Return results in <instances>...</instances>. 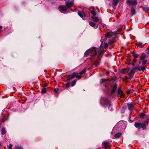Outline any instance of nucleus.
<instances>
[{"mask_svg":"<svg viewBox=\"0 0 149 149\" xmlns=\"http://www.w3.org/2000/svg\"><path fill=\"white\" fill-rule=\"evenodd\" d=\"M141 67L142 66H137L134 67V68L135 69V70H136V69H138L139 70H141Z\"/></svg>","mask_w":149,"mask_h":149,"instance_id":"30","label":"nucleus"},{"mask_svg":"<svg viewBox=\"0 0 149 149\" xmlns=\"http://www.w3.org/2000/svg\"><path fill=\"white\" fill-rule=\"evenodd\" d=\"M105 37H106V38H104V37H102V38H101V41L102 42V43L101 45H100V48H102V43L104 42V39H105V38H110L111 37V35H110V34H109V33H107L106 35H105Z\"/></svg>","mask_w":149,"mask_h":149,"instance_id":"6","label":"nucleus"},{"mask_svg":"<svg viewBox=\"0 0 149 149\" xmlns=\"http://www.w3.org/2000/svg\"><path fill=\"white\" fill-rule=\"evenodd\" d=\"M102 147H104L105 149H108L109 147V144L108 142L104 141L102 143Z\"/></svg>","mask_w":149,"mask_h":149,"instance_id":"7","label":"nucleus"},{"mask_svg":"<svg viewBox=\"0 0 149 149\" xmlns=\"http://www.w3.org/2000/svg\"><path fill=\"white\" fill-rule=\"evenodd\" d=\"M118 4V1L117 0H113V4L115 6H116Z\"/></svg>","mask_w":149,"mask_h":149,"instance_id":"26","label":"nucleus"},{"mask_svg":"<svg viewBox=\"0 0 149 149\" xmlns=\"http://www.w3.org/2000/svg\"><path fill=\"white\" fill-rule=\"evenodd\" d=\"M17 149H22L20 147H19V148H18Z\"/></svg>","mask_w":149,"mask_h":149,"instance_id":"47","label":"nucleus"},{"mask_svg":"<svg viewBox=\"0 0 149 149\" xmlns=\"http://www.w3.org/2000/svg\"><path fill=\"white\" fill-rule=\"evenodd\" d=\"M58 89L57 88H55L54 89V91L55 92V93H57L58 92Z\"/></svg>","mask_w":149,"mask_h":149,"instance_id":"40","label":"nucleus"},{"mask_svg":"<svg viewBox=\"0 0 149 149\" xmlns=\"http://www.w3.org/2000/svg\"><path fill=\"white\" fill-rule=\"evenodd\" d=\"M89 23L90 25L93 27H94L95 28L97 27V25H96V24L93 22L90 21Z\"/></svg>","mask_w":149,"mask_h":149,"instance_id":"12","label":"nucleus"},{"mask_svg":"<svg viewBox=\"0 0 149 149\" xmlns=\"http://www.w3.org/2000/svg\"><path fill=\"white\" fill-rule=\"evenodd\" d=\"M70 85V83H68L66 84V87H68Z\"/></svg>","mask_w":149,"mask_h":149,"instance_id":"39","label":"nucleus"},{"mask_svg":"<svg viewBox=\"0 0 149 149\" xmlns=\"http://www.w3.org/2000/svg\"><path fill=\"white\" fill-rule=\"evenodd\" d=\"M128 79H130V77H128L127 76H125V80H127Z\"/></svg>","mask_w":149,"mask_h":149,"instance_id":"41","label":"nucleus"},{"mask_svg":"<svg viewBox=\"0 0 149 149\" xmlns=\"http://www.w3.org/2000/svg\"><path fill=\"white\" fill-rule=\"evenodd\" d=\"M121 133H118L115 135V137L116 138H118L121 136Z\"/></svg>","mask_w":149,"mask_h":149,"instance_id":"27","label":"nucleus"},{"mask_svg":"<svg viewBox=\"0 0 149 149\" xmlns=\"http://www.w3.org/2000/svg\"><path fill=\"white\" fill-rule=\"evenodd\" d=\"M127 3L129 6L133 7H136L137 4L136 0H127Z\"/></svg>","mask_w":149,"mask_h":149,"instance_id":"1","label":"nucleus"},{"mask_svg":"<svg viewBox=\"0 0 149 149\" xmlns=\"http://www.w3.org/2000/svg\"><path fill=\"white\" fill-rule=\"evenodd\" d=\"M127 72V70L126 69L124 68L120 70V72L123 74H125Z\"/></svg>","mask_w":149,"mask_h":149,"instance_id":"22","label":"nucleus"},{"mask_svg":"<svg viewBox=\"0 0 149 149\" xmlns=\"http://www.w3.org/2000/svg\"><path fill=\"white\" fill-rule=\"evenodd\" d=\"M136 61V60L135 59H134L133 61L132 62L135 63Z\"/></svg>","mask_w":149,"mask_h":149,"instance_id":"43","label":"nucleus"},{"mask_svg":"<svg viewBox=\"0 0 149 149\" xmlns=\"http://www.w3.org/2000/svg\"><path fill=\"white\" fill-rule=\"evenodd\" d=\"M143 10L146 12L149 10V7H145L143 8Z\"/></svg>","mask_w":149,"mask_h":149,"instance_id":"29","label":"nucleus"},{"mask_svg":"<svg viewBox=\"0 0 149 149\" xmlns=\"http://www.w3.org/2000/svg\"><path fill=\"white\" fill-rule=\"evenodd\" d=\"M46 92V88L45 87L43 88L41 90V92L42 93H45Z\"/></svg>","mask_w":149,"mask_h":149,"instance_id":"32","label":"nucleus"},{"mask_svg":"<svg viewBox=\"0 0 149 149\" xmlns=\"http://www.w3.org/2000/svg\"><path fill=\"white\" fill-rule=\"evenodd\" d=\"M76 78L80 79L81 78V76L78 75V73L76 72H74L72 74V75H70L67 77V79L70 80L74 78V77Z\"/></svg>","mask_w":149,"mask_h":149,"instance_id":"2","label":"nucleus"},{"mask_svg":"<svg viewBox=\"0 0 149 149\" xmlns=\"http://www.w3.org/2000/svg\"><path fill=\"white\" fill-rule=\"evenodd\" d=\"M92 50L93 51H95V54H93V56H95L97 54V51H98V50L95 47H93L92 48Z\"/></svg>","mask_w":149,"mask_h":149,"instance_id":"17","label":"nucleus"},{"mask_svg":"<svg viewBox=\"0 0 149 149\" xmlns=\"http://www.w3.org/2000/svg\"><path fill=\"white\" fill-rule=\"evenodd\" d=\"M145 69V67L144 66L143 67H142L141 69V71H143Z\"/></svg>","mask_w":149,"mask_h":149,"instance_id":"38","label":"nucleus"},{"mask_svg":"<svg viewBox=\"0 0 149 149\" xmlns=\"http://www.w3.org/2000/svg\"><path fill=\"white\" fill-rule=\"evenodd\" d=\"M132 55L133 57H134L135 58H137L138 57L139 55L138 54L135 53L134 52H132Z\"/></svg>","mask_w":149,"mask_h":149,"instance_id":"21","label":"nucleus"},{"mask_svg":"<svg viewBox=\"0 0 149 149\" xmlns=\"http://www.w3.org/2000/svg\"><path fill=\"white\" fill-rule=\"evenodd\" d=\"M115 42V40L114 39L110 40L109 42V43L110 45H111Z\"/></svg>","mask_w":149,"mask_h":149,"instance_id":"23","label":"nucleus"},{"mask_svg":"<svg viewBox=\"0 0 149 149\" xmlns=\"http://www.w3.org/2000/svg\"><path fill=\"white\" fill-rule=\"evenodd\" d=\"M131 12L132 15H133L136 14V11L134 7H131Z\"/></svg>","mask_w":149,"mask_h":149,"instance_id":"14","label":"nucleus"},{"mask_svg":"<svg viewBox=\"0 0 149 149\" xmlns=\"http://www.w3.org/2000/svg\"><path fill=\"white\" fill-rule=\"evenodd\" d=\"M147 60H143V61L142 62V64L143 65H145L147 63Z\"/></svg>","mask_w":149,"mask_h":149,"instance_id":"33","label":"nucleus"},{"mask_svg":"<svg viewBox=\"0 0 149 149\" xmlns=\"http://www.w3.org/2000/svg\"><path fill=\"white\" fill-rule=\"evenodd\" d=\"M77 82L76 80H74L70 84L71 86H74L76 84Z\"/></svg>","mask_w":149,"mask_h":149,"instance_id":"25","label":"nucleus"},{"mask_svg":"<svg viewBox=\"0 0 149 149\" xmlns=\"http://www.w3.org/2000/svg\"><path fill=\"white\" fill-rule=\"evenodd\" d=\"M78 14L79 16L81 17L83 19H84L86 17L85 14L84 12L79 11L78 12Z\"/></svg>","mask_w":149,"mask_h":149,"instance_id":"9","label":"nucleus"},{"mask_svg":"<svg viewBox=\"0 0 149 149\" xmlns=\"http://www.w3.org/2000/svg\"><path fill=\"white\" fill-rule=\"evenodd\" d=\"M91 18L95 22H97L99 21L98 19L96 17L92 16L91 17Z\"/></svg>","mask_w":149,"mask_h":149,"instance_id":"20","label":"nucleus"},{"mask_svg":"<svg viewBox=\"0 0 149 149\" xmlns=\"http://www.w3.org/2000/svg\"><path fill=\"white\" fill-rule=\"evenodd\" d=\"M127 94H129L131 93V91L130 90L128 91L127 92Z\"/></svg>","mask_w":149,"mask_h":149,"instance_id":"42","label":"nucleus"},{"mask_svg":"<svg viewBox=\"0 0 149 149\" xmlns=\"http://www.w3.org/2000/svg\"><path fill=\"white\" fill-rule=\"evenodd\" d=\"M6 132V131L4 127H3L2 128V131H1V134L3 135Z\"/></svg>","mask_w":149,"mask_h":149,"instance_id":"24","label":"nucleus"},{"mask_svg":"<svg viewBox=\"0 0 149 149\" xmlns=\"http://www.w3.org/2000/svg\"><path fill=\"white\" fill-rule=\"evenodd\" d=\"M135 70L134 68L132 69L129 72L128 74L130 76V79H131L133 77L134 74L135 72Z\"/></svg>","mask_w":149,"mask_h":149,"instance_id":"5","label":"nucleus"},{"mask_svg":"<svg viewBox=\"0 0 149 149\" xmlns=\"http://www.w3.org/2000/svg\"><path fill=\"white\" fill-rule=\"evenodd\" d=\"M118 95H119V96L120 98L124 97V95L122 91L121 90L120 87L118 89Z\"/></svg>","mask_w":149,"mask_h":149,"instance_id":"8","label":"nucleus"},{"mask_svg":"<svg viewBox=\"0 0 149 149\" xmlns=\"http://www.w3.org/2000/svg\"><path fill=\"white\" fill-rule=\"evenodd\" d=\"M146 124H147V123H140L137 122L135 123L134 125L137 128L139 127L141 128L144 130L146 128Z\"/></svg>","mask_w":149,"mask_h":149,"instance_id":"3","label":"nucleus"},{"mask_svg":"<svg viewBox=\"0 0 149 149\" xmlns=\"http://www.w3.org/2000/svg\"><path fill=\"white\" fill-rule=\"evenodd\" d=\"M99 65V63H95V65L96 66H97L98 65Z\"/></svg>","mask_w":149,"mask_h":149,"instance_id":"44","label":"nucleus"},{"mask_svg":"<svg viewBox=\"0 0 149 149\" xmlns=\"http://www.w3.org/2000/svg\"><path fill=\"white\" fill-rule=\"evenodd\" d=\"M107 81V79H102L100 81V83H102L105 82Z\"/></svg>","mask_w":149,"mask_h":149,"instance_id":"34","label":"nucleus"},{"mask_svg":"<svg viewBox=\"0 0 149 149\" xmlns=\"http://www.w3.org/2000/svg\"><path fill=\"white\" fill-rule=\"evenodd\" d=\"M108 45V44L107 43H105L104 44V48L106 49L107 48Z\"/></svg>","mask_w":149,"mask_h":149,"instance_id":"37","label":"nucleus"},{"mask_svg":"<svg viewBox=\"0 0 149 149\" xmlns=\"http://www.w3.org/2000/svg\"><path fill=\"white\" fill-rule=\"evenodd\" d=\"M91 14L94 16H95L96 15V13L94 11H92L91 12Z\"/></svg>","mask_w":149,"mask_h":149,"instance_id":"35","label":"nucleus"},{"mask_svg":"<svg viewBox=\"0 0 149 149\" xmlns=\"http://www.w3.org/2000/svg\"><path fill=\"white\" fill-rule=\"evenodd\" d=\"M147 54L148 55H149V49L148 52Z\"/></svg>","mask_w":149,"mask_h":149,"instance_id":"46","label":"nucleus"},{"mask_svg":"<svg viewBox=\"0 0 149 149\" xmlns=\"http://www.w3.org/2000/svg\"><path fill=\"white\" fill-rule=\"evenodd\" d=\"M13 145L11 144H10L8 146V149H12Z\"/></svg>","mask_w":149,"mask_h":149,"instance_id":"36","label":"nucleus"},{"mask_svg":"<svg viewBox=\"0 0 149 149\" xmlns=\"http://www.w3.org/2000/svg\"><path fill=\"white\" fill-rule=\"evenodd\" d=\"M59 10L61 12H63L65 11V7L63 6H61L59 7Z\"/></svg>","mask_w":149,"mask_h":149,"instance_id":"13","label":"nucleus"},{"mask_svg":"<svg viewBox=\"0 0 149 149\" xmlns=\"http://www.w3.org/2000/svg\"><path fill=\"white\" fill-rule=\"evenodd\" d=\"M73 5V1H67L66 2V11H67V8L69 9L70 7L72 6Z\"/></svg>","mask_w":149,"mask_h":149,"instance_id":"4","label":"nucleus"},{"mask_svg":"<svg viewBox=\"0 0 149 149\" xmlns=\"http://www.w3.org/2000/svg\"><path fill=\"white\" fill-rule=\"evenodd\" d=\"M98 58H101V56H102V55L103 53V50L100 49V50L98 51Z\"/></svg>","mask_w":149,"mask_h":149,"instance_id":"11","label":"nucleus"},{"mask_svg":"<svg viewBox=\"0 0 149 149\" xmlns=\"http://www.w3.org/2000/svg\"><path fill=\"white\" fill-rule=\"evenodd\" d=\"M89 52L90 50L89 49L87 50L84 54V56L85 57L87 56L88 55Z\"/></svg>","mask_w":149,"mask_h":149,"instance_id":"19","label":"nucleus"},{"mask_svg":"<svg viewBox=\"0 0 149 149\" xmlns=\"http://www.w3.org/2000/svg\"><path fill=\"white\" fill-rule=\"evenodd\" d=\"M86 69H84L80 72L79 74L81 75H82L84 73L86 72Z\"/></svg>","mask_w":149,"mask_h":149,"instance_id":"31","label":"nucleus"},{"mask_svg":"<svg viewBox=\"0 0 149 149\" xmlns=\"http://www.w3.org/2000/svg\"><path fill=\"white\" fill-rule=\"evenodd\" d=\"M134 63H132V65H133V66H135V64H134Z\"/></svg>","mask_w":149,"mask_h":149,"instance_id":"45","label":"nucleus"},{"mask_svg":"<svg viewBox=\"0 0 149 149\" xmlns=\"http://www.w3.org/2000/svg\"><path fill=\"white\" fill-rule=\"evenodd\" d=\"M136 45L137 47H142L144 45L142 42H138L137 43Z\"/></svg>","mask_w":149,"mask_h":149,"instance_id":"18","label":"nucleus"},{"mask_svg":"<svg viewBox=\"0 0 149 149\" xmlns=\"http://www.w3.org/2000/svg\"><path fill=\"white\" fill-rule=\"evenodd\" d=\"M6 120H8L7 119H6Z\"/></svg>","mask_w":149,"mask_h":149,"instance_id":"49","label":"nucleus"},{"mask_svg":"<svg viewBox=\"0 0 149 149\" xmlns=\"http://www.w3.org/2000/svg\"><path fill=\"white\" fill-rule=\"evenodd\" d=\"M2 28V27L1 26H0V29H1Z\"/></svg>","mask_w":149,"mask_h":149,"instance_id":"48","label":"nucleus"},{"mask_svg":"<svg viewBox=\"0 0 149 149\" xmlns=\"http://www.w3.org/2000/svg\"><path fill=\"white\" fill-rule=\"evenodd\" d=\"M146 56L145 55H142L140 58V60L141 61H143L144 60L145 58H146Z\"/></svg>","mask_w":149,"mask_h":149,"instance_id":"28","label":"nucleus"},{"mask_svg":"<svg viewBox=\"0 0 149 149\" xmlns=\"http://www.w3.org/2000/svg\"><path fill=\"white\" fill-rule=\"evenodd\" d=\"M139 116L141 118H146L147 116L143 113H139Z\"/></svg>","mask_w":149,"mask_h":149,"instance_id":"15","label":"nucleus"},{"mask_svg":"<svg viewBox=\"0 0 149 149\" xmlns=\"http://www.w3.org/2000/svg\"><path fill=\"white\" fill-rule=\"evenodd\" d=\"M127 107L130 111H132L134 109V106L132 104H127Z\"/></svg>","mask_w":149,"mask_h":149,"instance_id":"10","label":"nucleus"},{"mask_svg":"<svg viewBox=\"0 0 149 149\" xmlns=\"http://www.w3.org/2000/svg\"><path fill=\"white\" fill-rule=\"evenodd\" d=\"M117 88V85L115 84L112 88V91L111 92V94H113Z\"/></svg>","mask_w":149,"mask_h":149,"instance_id":"16","label":"nucleus"}]
</instances>
